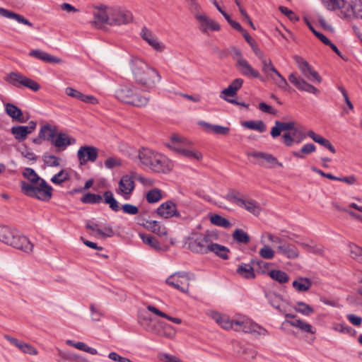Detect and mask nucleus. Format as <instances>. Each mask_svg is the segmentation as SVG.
<instances>
[{"mask_svg": "<svg viewBox=\"0 0 362 362\" xmlns=\"http://www.w3.org/2000/svg\"><path fill=\"white\" fill-rule=\"evenodd\" d=\"M57 134L55 128H52L49 124H47L43 125L39 132L40 138L43 140L49 141L52 143V139H54Z\"/></svg>", "mask_w": 362, "mask_h": 362, "instance_id": "4c0bfd02", "label": "nucleus"}, {"mask_svg": "<svg viewBox=\"0 0 362 362\" xmlns=\"http://www.w3.org/2000/svg\"><path fill=\"white\" fill-rule=\"evenodd\" d=\"M242 125L244 127H246L250 129L256 130L260 133L264 132L266 131V125L262 120H250L245 121L242 123Z\"/></svg>", "mask_w": 362, "mask_h": 362, "instance_id": "c03bdc74", "label": "nucleus"}, {"mask_svg": "<svg viewBox=\"0 0 362 362\" xmlns=\"http://www.w3.org/2000/svg\"><path fill=\"white\" fill-rule=\"evenodd\" d=\"M294 309L296 312L304 315H309L314 312V310L312 307L302 301L297 302Z\"/></svg>", "mask_w": 362, "mask_h": 362, "instance_id": "13d9d810", "label": "nucleus"}, {"mask_svg": "<svg viewBox=\"0 0 362 362\" xmlns=\"http://www.w3.org/2000/svg\"><path fill=\"white\" fill-rule=\"evenodd\" d=\"M0 16L6 18L13 19L18 22L19 23L26 25L29 27H33V23H30L28 19L24 18L23 16L1 7Z\"/></svg>", "mask_w": 362, "mask_h": 362, "instance_id": "bb28decb", "label": "nucleus"}, {"mask_svg": "<svg viewBox=\"0 0 362 362\" xmlns=\"http://www.w3.org/2000/svg\"><path fill=\"white\" fill-rule=\"evenodd\" d=\"M295 128L293 122H281L280 121L275 122V126L272 128L271 136L276 138L281 134V131L292 130Z\"/></svg>", "mask_w": 362, "mask_h": 362, "instance_id": "cd10ccee", "label": "nucleus"}, {"mask_svg": "<svg viewBox=\"0 0 362 362\" xmlns=\"http://www.w3.org/2000/svg\"><path fill=\"white\" fill-rule=\"evenodd\" d=\"M346 10L348 11L346 16H349L352 13L356 17L362 19V2L360 0L352 1V4L346 6Z\"/></svg>", "mask_w": 362, "mask_h": 362, "instance_id": "ea45409f", "label": "nucleus"}, {"mask_svg": "<svg viewBox=\"0 0 362 362\" xmlns=\"http://www.w3.org/2000/svg\"><path fill=\"white\" fill-rule=\"evenodd\" d=\"M306 135L304 131L300 128H294L291 133H284L283 134L284 142L287 146H291L293 142L300 143Z\"/></svg>", "mask_w": 362, "mask_h": 362, "instance_id": "5701e85b", "label": "nucleus"}, {"mask_svg": "<svg viewBox=\"0 0 362 362\" xmlns=\"http://www.w3.org/2000/svg\"><path fill=\"white\" fill-rule=\"evenodd\" d=\"M224 199L241 208L245 209L255 216H258L260 213L261 207L257 202L253 199H245V196L235 189H229L224 196Z\"/></svg>", "mask_w": 362, "mask_h": 362, "instance_id": "39448f33", "label": "nucleus"}, {"mask_svg": "<svg viewBox=\"0 0 362 362\" xmlns=\"http://www.w3.org/2000/svg\"><path fill=\"white\" fill-rule=\"evenodd\" d=\"M76 141L74 138L69 136L68 134L59 133L57 134L54 139H52V144L57 148L58 151H64L68 146L75 144Z\"/></svg>", "mask_w": 362, "mask_h": 362, "instance_id": "4be33fe9", "label": "nucleus"}, {"mask_svg": "<svg viewBox=\"0 0 362 362\" xmlns=\"http://www.w3.org/2000/svg\"><path fill=\"white\" fill-rule=\"evenodd\" d=\"M191 142L178 135H173L170 141L166 145L182 156L190 160H201L202 154L199 151L189 148Z\"/></svg>", "mask_w": 362, "mask_h": 362, "instance_id": "20e7f679", "label": "nucleus"}, {"mask_svg": "<svg viewBox=\"0 0 362 362\" xmlns=\"http://www.w3.org/2000/svg\"><path fill=\"white\" fill-rule=\"evenodd\" d=\"M140 35L149 45H160L162 43L157 36L146 27L141 29Z\"/></svg>", "mask_w": 362, "mask_h": 362, "instance_id": "e433bc0d", "label": "nucleus"}, {"mask_svg": "<svg viewBox=\"0 0 362 362\" xmlns=\"http://www.w3.org/2000/svg\"><path fill=\"white\" fill-rule=\"evenodd\" d=\"M249 156L255 158L264 160L270 165L269 166V168L274 167L275 165H278L279 167L283 166L281 163L279 162L274 156L269 153L262 152H253L250 153Z\"/></svg>", "mask_w": 362, "mask_h": 362, "instance_id": "c756f323", "label": "nucleus"}, {"mask_svg": "<svg viewBox=\"0 0 362 362\" xmlns=\"http://www.w3.org/2000/svg\"><path fill=\"white\" fill-rule=\"evenodd\" d=\"M11 132L19 142L25 141L29 134L25 126H13Z\"/></svg>", "mask_w": 362, "mask_h": 362, "instance_id": "37998d69", "label": "nucleus"}, {"mask_svg": "<svg viewBox=\"0 0 362 362\" xmlns=\"http://www.w3.org/2000/svg\"><path fill=\"white\" fill-rule=\"evenodd\" d=\"M15 230L7 226H0V241L8 245Z\"/></svg>", "mask_w": 362, "mask_h": 362, "instance_id": "de8ad7c7", "label": "nucleus"}, {"mask_svg": "<svg viewBox=\"0 0 362 362\" xmlns=\"http://www.w3.org/2000/svg\"><path fill=\"white\" fill-rule=\"evenodd\" d=\"M273 83L282 90H286L288 83L286 78L276 69H272V73L267 76Z\"/></svg>", "mask_w": 362, "mask_h": 362, "instance_id": "7c9ffc66", "label": "nucleus"}, {"mask_svg": "<svg viewBox=\"0 0 362 362\" xmlns=\"http://www.w3.org/2000/svg\"><path fill=\"white\" fill-rule=\"evenodd\" d=\"M22 192L28 197L47 202L52 196V187L42 179L35 184H29L25 181L21 182Z\"/></svg>", "mask_w": 362, "mask_h": 362, "instance_id": "f03ea898", "label": "nucleus"}, {"mask_svg": "<svg viewBox=\"0 0 362 362\" xmlns=\"http://www.w3.org/2000/svg\"><path fill=\"white\" fill-rule=\"evenodd\" d=\"M195 18L199 23V28L202 32H207L210 30H218L220 28V25L213 19H211L205 14H201L196 13Z\"/></svg>", "mask_w": 362, "mask_h": 362, "instance_id": "412c9836", "label": "nucleus"}, {"mask_svg": "<svg viewBox=\"0 0 362 362\" xmlns=\"http://www.w3.org/2000/svg\"><path fill=\"white\" fill-rule=\"evenodd\" d=\"M277 252L288 259H296L299 256L297 247L291 243H284L277 246Z\"/></svg>", "mask_w": 362, "mask_h": 362, "instance_id": "393cba45", "label": "nucleus"}, {"mask_svg": "<svg viewBox=\"0 0 362 362\" xmlns=\"http://www.w3.org/2000/svg\"><path fill=\"white\" fill-rule=\"evenodd\" d=\"M294 60L297 64L298 68L301 71L302 74L309 81L312 82L320 83L322 78L319 74L313 69V68L300 56H295Z\"/></svg>", "mask_w": 362, "mask_h": 362, "instance_id": "ddd939ff", "label": "nucleus"}, {"mask_svg": "<svg viewBox=\"0 0 362 362\" xmlns=\"http://www.w3.org/2000/svg\"><path fill=\"white\" fill-rule=\"evenodd\" d=\"M288 81L296 88L300 90L305 91L315 95L317 94L319 90L313 85L307 83L303 78L298 76L296 73H292L288 76Z\"/></svg>", "mask_w": 362, "mask_h": 362, "instance_id": "dca6fc26", "label": "nucleus"}, {"mask_svg": "<svg viewBox=\"0 0 362 362\" xmlns=\"http://www.w3.org/2000/svg\"><path fill=\"white\" fill-rule=\"evenodd\" d=\"M349 248L351 258L362 263V247L356 244L351 243L349 245Z\"/></svg>", "mask_w": 362, "mask_h": 362, "instance_id": "864d4df0", "label": "nucleus"}, {"mask_svg": "<svg viewBox=\"0 0 362 362\" xmlns=\"http://www.w3.org/2000/svg\"><path fill=\"white\" fill-rule=\"evenodd\" d=\"M235 323L236 327L234 328V330L236 332L243 331L245 333L259 336H265L268 334V331L265 328L246 317L235 320Z\"/></svg>", "mask_w": 362, "mask_h": 362, "instance_id": "9d476101", "label": "nucleus"}, {"mask_svg": "<svg viewBox=\"0 0 362 362\" xmlns=\"http://www.w3.org/2000/svg\"><path fill=\"white\" fill-rule=\"evenodd\" d=\"M325 6L331 11L336 9H346L349 4L344 0H322Z\"/></svg>", "mask_w": 362, "mask_h": 362, "instance_id": "58836bf2", "label": "nucleus"}, {"mask_svg": "<svg viewBox=\"0 0 362 362\" xmlns=\"http://www.w3.org/2000/svg\"><path fill=\"white\" fill-rule=\"evenodd\" d=\"M212 318L216 322L224 329H230L235 328V320H232L230 317L219 313H214L212 314Z\"/></svg>", "mask_w": 362, "mask_h": 362, "instance_id": "a878e982", "label": "nucleus"}, {"mask_svg": "<svg viewBox=\"0 0 362 362\" xmlns=\"http://www.w3.org/2000/svg\"><path fill=\"white\" fill-rule=\"evenodd\" d=\"M124 214L129 215H136L139 213V209L137 206L131 204H124L121 208Z\"/></svg>", "mask_w": 362, "mask_h": 362, "instance_id": "774afa93", "label": "nucleus"}, {"mask_svg": "<svg viewBox=\"0 0 362 362\" xmlns=\"http://www.w3.org/2000/svg\"><path fill=\"white\" fill-rule=\"evenodd\" d=\"M60 158L56 156L45 153L42 155V160L44 163L49 167H57L59 165Z\"/></svg>", "mask_w": 362, "mask_h": 362, "instance_id": "603ef678", "label": "nucleus"}, {"mask_svg": "<svg viewBox=\"0 0 362 362\" xmlns=\"http://www.w3.org/2000/svg\"><path fill=\"white\" fill-rule=\"evenodd\" d=\"M29 55L37 59H39L45 62L49 63H59L61 62V59L58 57H53L41 49H33L30 52Z\"/></svg>", "mask_w": 362, "mask_h": 362, "instance_id": "c85d7f7f", "label": "nucleus"}, {"mask_svg": "<svg viewBox=\"0 0 362 362\" xmlns=\"http://www.w3.org/2000/svg\"><path fill=\"white\" fill-rule=\"evenodd\" d=\"M134 179H136L144 185L148 182L147 179L138 175L134 171H132L129 175H123L119 182L118 188L116 189V192L117 194L121 195L125 200L130 199L135 188Z\"/></svg>", "mask_w": 362, "mask_h": 362, "instance_id": "423d86ee", "label": "nucleus"}, {"mask_svg": "<svg viewBox=\"0 0 362 362\" xmlns=\"http://www.w3.org/2000/svg\"><path fill=\"white\" fill-rule=\"evenodd\" d=\"M265 297L273 308L285 315L286 317L294 318V315L287 313L286 309L281 306V303L283 301V298L281 295L274 292H267L265 293Z\"/></svg>", "mask_w": 362, "mask_h": 362, "instance_id": "aec40b11", "label": "nucleus"}, {"mask_svg": "<svg viewBox=\"0 0 362 362\" xmlns=\"http://www.w3.org/2000/svg\"><path fill=\"white\" fill-rule=\"evenodd\" d=\"M23 175L25 178L30 181L29 184H35L36 182L43 179L40 177L33 168H25L23 172Z\"/></svg>", "mask_w": 362, "mask_h": 362, "instance_id": "8fccbe9b", "label": "nucleus"}, {"mask_svg": "<svg viewBox=\"0 0 362 362\" xmlns=\"http://www.w3.org/2000/svg\"><path fill=\"white\" fill-rule=\"evenodd\" d=\"M233 238L236 242L247 244L250 242V236L242 229H236L233 233Z\"/></svg>", "mask_w": 362, "mask_h": 362, "instance_id": "5fc2aeb1", "label": "nucleus"}, {"mask_svg": "<svg viewBox=\"0 0 362 362\" xmlns=\"http://www.w3.org/2000/svg\"><path fill=\"white\" fill-rule=\"evenodd\" d=\"M229 252L230 250L228 247L217 243H214V240H211L209 247V252H214L223 259H228Z\"/></svg>", "mask_w": 362, "mask_h": 362, "instance_id": "f704fd0d", "label": "nucleus"}, {"mask_svg": "<svg viewBox=\"0 0 362 362\" xmlns=\"http://www.w3.org/2000/svg\"><path fill=\"white\" fill-rule=\"evenodd\" d=\"M292 319H293L292 320H285L284 322V323L289 324L290 325H291L293 327H298L303 332H306L308 333H313V332L312 330V326L310 324H308L306 322L303 321L301 320L295 319V317L292 318Z\"/></svg>", "mask_w": 362, "mask_h": 362, "instance_id": "a19ab883", "label": "nucleus"}, {"mask_svg": "<svg viewBox=\"0 0 362 362\" xmlns=\"http://www.w3.org/2000/svg\"><path fill=\"white\" fill-rule=\"evenodd\" d=\"M77 156L81 165L87 162H94L98 158V149L92 146H81L77 153Z\"/></svg>", "mask_w": 362, "mask_h": 362, "instance_id": "f3484780", "label": "nucleus"}, {"mask_svg": "<svg viewBox=\"0 0 362 362\" xmlns=\"http://www.w3.org/2000/svg\"><path fill=\"white\" fill-rule=\"evenodd\" d=\"M146 200L148 203H156L162 198L160 190L155 188L149 190L146 195Z\"/></svg>", "mask_w": 362, "mask_h": 362, "instance_id": "bf43d9fd", "label": "nucleus"}, {"mask_svg": "<svg viewBox=\"0 0 362 362\" xmlns=\"http://www.w3.org/2000/svg\"><path fill=\"white\" fill-rule=\"evenodd\" d=\"M210 221L212 224L224 228H228L231 226V223L228 220L218 214L211 216Z\"/></svg>", "mask_w": 362, "mask_h": 362, "instance_id": "09e8293b", "label": "nucleus"}, {"mask_svg": "<svg viewBox=\"0 0 362 362\" xmlns=\"http://www.w3.org/2000/svg\"><path fill=\"white\" fill-rule=\"evenodd\" d=\"M104 202L109 205V207L115 212H117L120 209L119 202L114 197L111 191H105L103 194Z\"/></svg>", "mask_w": 362, "mask_h": 362, "instance_id": "79ce46f5", "label": "nucleus"}, {"mask_svg": "<svg viewBox=\"0 0 362 362\" xmlns=\"http://www.w3.org/2000/svg\"><path fill=\"white\" fill-rule=\"evenodd\" d=\"M19 152L23 157L30 160L35 161L37 159V156L25 144L19 149Z\"/></svg>", "mask_w": 362, "mask_h": 362, "instance_id": "0e129e2a", "label": "nucleus"}, {"mask_svg": "<svg viewBox=\"0 0 362 362\" xmlns=\"http://www.w3.org/2000/svg\"><path fill=\"white\" fill-rule=\"evenodd\" d=\"M6 112L11 118L20 122H25V118L23 117V112L21 109L11 103H8L6 105Z\"/></svg>", "mask_w": 362, "mask_h": 362, "instance_id": "c9c22d12", "label": "nucleus"}, {"mask_svg": "<svg viewBox=\"0 0 362 362\" xmlns=\"http://www.w3.org/2000/svg\"><path fill=\"white\" fill-rule=\"evenodd\" d=\"M8 245H11L18 250H23L25 252H32L33 248V245L30 243L28 238L20 235L18 232L16 230L8 243Z\"/></svg>", "mask_w": 362, "mask_h": 362, "instance_id": "2eb2a0df", "label": "nucleus"}, {"mask_svg": "<svg viewBox=\"0 0 362 362\" xmlns=\"http://www.w3.org/2000/svg\"><path fill=\"white\" fill-rule=\"evenodd\" d=\"M157 214L163 218L180 217V214L177 209L176 204L172 201L162 203L157 209Z\"/></svg>", "mask_w": 362, "mask_h": 362, "instance_id": "a211bd4d", "label": "nucleus"}, {"mask_svg": "<svg viewBox=\"0 0 362 362\" xmlns=\"http://www.w3.org/2000/svg\"><path fill=\"white\" fill-rule=\"evenodd\" d=\"M5 81L15 87H25L33 91H37L40 88L36 81L17 71L9 73L5 77Z\"/></svg>", "mask_w": 362, "mask_h": 362, "instance_id": "1a4fd4ad", "label": "nucleus"}, {"mask_svg": "<svg viewBox=\"0 0 362 362\" xmlns=\"http://www.w3.org/2000/svg\"><path fill=\"white\" fill-rule=\"evenodd\" d=\"M140 238H141L142 241L150 245L151 247H153L155 250H160V245L159 242L152 235H145L140 233L139 234Z\"/></svg>", "mask_w": 362, "mask_h": 362, "instance_id": "4d7b16f0", "label": "nucleus"}, {"mask_svg": "<svg viewBox=\"0 0 362 362\" xmlns=\"http://www.w3.org/2000/svg\"><path fill=\"white\" fill-rule=\"evenodd\" d=\"M110 25H121L130 23L133 16L132 13L120 7L110 8Z\"/></svg>", "mask_w": 362, "mask_h": 362, "instance_id": "f8f14e48", "label": "nucleus"}, {"mask_svg": "<svg viewBox=\"0 0 362 362\" xmlns=\"http://www.w3.org/2000/svg\"><path fill=\"white\" fill-rule=\"evenodd\" d=\"M139 90L132 85L121 86L115 91V97L120 101L137 107L147 105L148 97L138 92Z\"/></svg>", "mask_w": 362, "mask_h": 362, "instance_id": "7ed1b4c3", "label": "nucleus"}, {"mask_svg": "<svg viewBox=\"0 0 362 362\" xmlns=\"http://www.w3.org/2000/svg\"><path fill=\"white\" fill-rule=\"evenodd\" d=\"M144 227L160 236L167 235L166 228L157 221H147Z\"/></svg>", "mask_w": 362, "mask_h": 362, "instance_id": "72a5a7b5", "label": "nucleus"}, {"mask_svg": "<svg viewBox=\"0 0 362 362\" xmlns=\"http://www.w3.org/2000/svg\"><path fill=\"white\" fill-rule=\"evenodd\" d=\"M147 309L148 310H149L150 312L156 314V315L159 316V317H163V318H165L175 324H180L182 322V320L180 318H177V317H171L167 314H165V313L159 310L158 308H156V307L151 305H148L147 306Z\"/></svg>", "mask_w": 362, "mask_h": 362, "instance_id": "49530a36", "label": "nucleus"}, {"mask_svg": "<svg viewBox=\"0 0 362 362\" xmlns=\"http://www.w3.org/2000/svg\"><path fill=\"white\" fill-rule=\"evenodd\" d=\"M69 173L66 170H62L51 178V182L56 185H61L69 180Z\"/></svg>", "mask_w": 362, "mask_h": 362, "instance_id": "052dcab7", "label": "nucleus"}, {"mask_svg": "<svg viewBox=\"0 0 362 362\" xmlns=\"http://www.w3.org/2000/svg\"><path fill=\"white\" fill-rule=\"evenodd\" d=\"M194 279L193 274L180 271L168 276L165 283L183 293H189V281Z\"/></svg>", "mask_w": 362, "mask_h": 362, "instance_id": "0eeeda50", "label": "nucleus"}, {"mask_svg": "<svg viewBox=\"0 0 362 362\" xmlns=\"http://www.w3.org/2000/svg\"><path fill=\"white\" fill-rule=\"evenodd\" d=\"M127 153L132 160L138 158L143 165L147 166L150 169L154 163L156 155H158V153L147 148H142L139 152L132 148H129Z\"/></svg>", "mask_w": 362, "mask_h": 362, "instance_id": "9b49d317", "label": "nucleus"}, {"mask_svg": "<svg viewBox=\"0 0 362 362\" xmlns=\"http://www.w3.org/2000/svg\"><path fill=\"white\" fill-rule=\"evenodd\" d=\"M253 266L254 265L251 263H241L238 266L236 272L245 279H254L255 277V274Z\"/></svg>", "mask_w": 362, "mask_h": 362, "instance_id": "473e14b6", "label": "nucleus"}, {"mask_svg": "<svg viewBox=\"0 0 362 362\" xmlns=\"http://www.w3.org/2000/svg\"><path fill=\"white\" fill-rule=\"evenodd\" d=\"M94 9L92 25L96 28L103 29L105 28V23L109 25L110 8L101 4L94 6Z\"/></svg>", "mask_w": 362, "mask_h": 362, "instance_id": "4468645a", "label": "nucleus"}, {"mask_svg": "<svg viewBox=\"0 0 362 362\" xmlns=\"http://www.w3.org/2000/svg\"><path fill=\"white\" fill-rule=\"evenodd\" d=\"M292 286L296 291L305 292L311 288L312 281L306 277H298L293 281Z\"/></svg>", "mask_w": 362, "mask_h": 362, "instance_id": "2f4dec72", "label": "nucleus"}, {"mask_svg": "<svg viewBox=\"0 0 362 362\" xmlns=\"http://www.w3.org/2000/svg\"><path fill=\"white\" fill-rule=\"evenodd\" d=\"M305 21L306 22V24L309 27L310 30L314 33V35L317 37L324 44L326 45H334L332 44L330 40L325 36L322 33L317 32L315 28L313 27V25L308 22V21L305 18Z\"/></svg>", "mask_w": 362, "mask_h": 362, "instance_id": "e2e57ef3", "label": "nucleus"}, {"mask_svg": "<svg viewBox=\"0 0 362 362\" xmlns=\"http://www.w3.org/2000/svg\"><path fill=\"white\" fill-rule=\"evenodd\" d=\"M103 200V197L100 194L86 193L81 198V201L83 204H98Z\"/></svg>", "mask_w": 362, "mask_h": 362, "instance_id": "3c124183", "label": "nucleus"}, {"mask_svg": "<svg viewBox=\"0 0 362 362\" xmlns=\"http://www.w3.org/2000/svg\"><path fill=\"white\" fill-rule=\"evenodd\" d=\"M18 349L23 353L28 354L30 355H37L38 353L35 347L23 341H21Z\"/></svg>", "mask_w": 362, "mask_h": 362, "instance_id": "69168bd1", "label": "nucleus"}, {"mask_svg": "<svg viewBox=\"0 0 362 362\" xmlns=\"http://www.w3.org/2000/svg\"><path fill=\"white\" fill-rule=\"evenodd\" d=\"M216 237L210 233H206L197 236L196 238H191L188 243V248L194 253L207 254L209 252V247L211 240H214Z\"/></svg>", "mask_w": 362, "mask_h": 362, "instance_id": "6e6552de", "label": "nucleus"}, {"mask_svg": "<svg viewBox=\"0 0 362 362\" xmlns=\"http://www.w3.org/2000/svg\"><path fill=\"white\" fill-rule=\"evenodd\" d=\"M315 146L313 144H306L302 146L300 151H294L293 152V155L295 157L299 158H303V154H310L315 151Z\"/></svg>", "mask_w": 362, "mask_h": 362, "instance_id": "6e6d98bb", "label": "nucleus"}, {"mask_svg": "<svg viewBox=\"0 0 362 362\" xmlns=\"http://www.w3.org/2000/svg\"><path fill=\"white\" fill-rule=\"evenodd\" d=\"M269 275L273 280L279 284H285L289 280L288 275L286 272L279 269L270 271Z\"/></svg>", "mask_w": 362, "mask_h": 362, "instance_id": "a18cd8bd", "label": "nucleus"}, {"mask_svg": "<svg viewBox=\"0 0 362 362\" xmlns=\"http://www.w3.org/2000/svg\"><path fill=\"white\" fill-rule=\"evenodd\" d=\"M279 9L283 14L287 16L290 19V21L293 22L299 21V17L296 14H295L293 11L288 9V8L280 6L279 7Z\"/></svg>", "mask_w": 362, "mask_h": 362, "instance_id": "338daca9", "label": "nucleus"}, {"mask_svg": "<svg viewBox=\"0 0 362 362\" xmlns=\"http://www.w3.org/2000/svg\"><path fill=\"white\" fill-rule=\"evenodd\" d=\"M172 167V163L167 157L158 153V155H156V159H154L151 170L155 173H168L171 170Z\"/></svg>", "mask_w": 362, "mask_h": 362, "instance_id": "6ab92c4d", "label": "nucleus"}, {"mask_svg": "<svg viewBox=\"0 0 362 362\" xmlns=\"http://www.w3.org/2000/svg\"><path fill=\"white\" fill-rule=\"evenodd\" d=\"M237 66L242 75L250 78L262 79L259 71L254 69L247 60H240Z\"/></svg>", "mask_w": 362, "mask_h": 362, "instance_id": "b1692460", "label": "nucleus"}, {"mask_svg": "<svg viewBox=\"0 0 362 362\" xmlns=\"http://www.w3.org/2000/svg\"><path fill=\"white\" fill-rule=\"evenodd\" d=\"M130 68L135 81L148 88H152L160 81V76L144 60L134 57L130 60Z\"/></svg>", "mask_w": 362, "mask_h": 362, "instance_id": "f257e3e1", "label": "nucleus"}, {"mask_svg": "<svg viewBox=\"0 0 362 362\" xmlns=\"http://www.w3.org/2000/svg\"><path fill=\"white\" fill-rule=\"evenodd\" d=\"M259 255L263 259H272L274 258L275 252L269 245H264L259 250Z\"/></svg>", "mask_w": 362, "mask_h": 362, "instance_id": "680f3d73", "label": "nucleus"}]
</instances>
